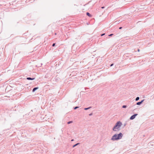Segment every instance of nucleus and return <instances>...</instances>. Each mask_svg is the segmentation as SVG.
Segmentation results:
<instances>
[{"label": "nucleus", "mask_w": 154, "mask_h": 154, "mask_svg": "<svg viewBox=\"0 0 154 154\" xmlns=\"http://www.w3.org/2000/svg\"><path fill=\"white\" fill-rule=\"evenodd\" d=\"M123 136V134L121 133L118 134H115L113 135L111 138V140L113 141L121 139Z\"/></svg>", "instance_id": "f257e3e1"}, {"label": "nucleus", "mask_w": 154, "mask_h": 154, "mask_svg": "<svg viewBox=\"0 0 154 154\" xmlns=\"http://www.w3.org/2000/svg\"><path fill=\"white\" fill-rule=\"evenodd\" d=\"M122 125V123L120 122L119 121L117 122L113 128H112V130L114 131H116V129H117L118 130H120V128Z\"/></svg>", "instance_id": "f03ea898"}, {"label": "nucleus", "mask_w": 154, "mask_h": 154, "mask_svg": "<svg viewBox=\"0 0 154 154\" xmlns=\"http://www.w3.org/2000/svg\"><path fill=\"white\" fill-rule=\"evenodd\" d=\"M138 114H134V115H132L130 117V119L131 120H133L134 119L136 116Z\"/></svg>", "instance_id": "7ed1b4c3"}, {"label": "nucleus", "mask_w": 154, "mask_h": 154, "mask_svg": "<svg viewBox=\"0 0 154 154\" xmlns=\"http://www.w3.org/2000/svg\"><path fill=\"white\" fill-rule=\"evenodd\" d=\"M144 100H142L140 102H137V103H136V104L137 105H140V104H142V103L143 102V101H144Z\"/></svg>", "instance_id": "20e7f679"}, {"label": "nucleus", "mask_w": 154, "mask_h": 154, "mask_svg": "<svg viewBox=\"0 0 154 154\" xmlns=\"http://www.w3.org/2000/svg\"><path fill=\"white\" fill-rule=\"evenodd\" d=\"M27 80H33L35 79V78H31L30 77H27L26 78Z\"/></svg>", "instance_id": "39448f33"}, {"label": "nucleus", "mask_w": 154, "mask_h": 154, "mask_svg": "<svg viewBox=\"0 0 154 154\" xmlns=\"http://www.w3.org/2000/svg\"><path fill=\"white\" fill-rule=\"evenodd\" d=\"M38 89V87H35L33 88L32 89V91L33 92H35L36 90Z\"/></svg>", "instance_id": "423d86ee"}, {"label": "nucleus", "mask_w": 154, "mask_h": 154, "mask_svg": "<svg viewBox=\"0 0 154 154\" xmlns=\"http://www.w3.org/2000/svg\"><path fill=\"white\" fill-rule=\"evenodd\" d=\"M86 14L87 16H88L89 17H91V14L88 12H87L86 13Z\"/></svg>", "instance_id": "0eeeda50"}, {"label": "nucleus", "mask_w": 154, "mask_h": 154, "mask_svg": "<svg viewBox=\"0 0 154 154\" xmlns=\"http://www.w3.org/2000/svg\"><path fill=\"white\" fill-rule=\"evenodd\" d=\"M91 108V106H90L89 107H88V108H84V110H87L90 108Z\"/></svg>", "instance_id": "6e6552de"}, {"label": "nucleus", "mask_w": 154, "mask_h": 154, "mask_svg": "<svg viewBox=\"0 0 154 154\" xmlns=\"http://www.w3.org/2000/svg\"><path fill=\"white\" fill-rule=\"evenodd\" d=\"M79 144V143H76V144H75L73 146V147H75V146H76L78 145V144Z\"/></svg>", "instance_id": "1a4fd4ad"}, {"label": "nucleus", "mask_w": 154, "mask_h": 154, "mask_svg": "<svg viewBox=\"0 0 154 154\" xmlns=\"http://www.w3.org/2000/svg\"><path fill=\"white\" fill-rule=\"evenodd\" d=\"M140 99V98L139 97H137L135 99V100L136 101H138Z\"/></svg>", "instance_id": "9d476101"}, {"label": "nucleus", "mask_w": 154, "mask_h": 154, "mask_svg": "<svg viewBox=\"0 0 154 154\" xmlns=\"http://www.w3.org/2000/svg\"><path fill=\"white\" fill-rule=\"evenodd\" d=\"M127 107V106L126 105H123L122 106V107L124 108H126Z\"/></svg>", "instance_id": "9b49d317"}, {"label": "nucleus", "mask_w": 154, "mask_h": 154, "mask_svg": "<svg viewBox=\"0 0 154 154\" xmlns=\"http://www.w3.org/2000/svg\"><path fill=\"white\" fill-rule=\"evenodd\" d=\"M72 122H73L72 121H69L67 122V124H69L71 123H72Z\"/></svg>", "instance_id": "f8f14e48"}, {"label": "nucleus", "mask_w": 154, "mask_h": 154, "mask_svg": "<svg viewBox=\"0 0 154 154\" xmlns=\"http://www.w3.org/2000/svg\"><path fill=\"white\" fill-rule=\"evenodd\" d=\"M79 108V106H76V107H75L74 108V109H76L77 108Z\"/></svg>", "instance_id": "ddd939ff"}, {"label": "nucleus", "mask_w": 154, "mask_h": 154, "mask_svg": "<svg viewBox=\"0 0 154 154\" xmlns=\"http://www.w3.org/2000/svg\"><path fill=\"white\" fill-rule=\"evenodd\" d=\"M113 35V34H110L109 35V36H112Z\"/></svg>", "instance_id": "4468645a"}, {"label": "nucleus", "mask_w": 154, "mask_h": 154, "mask_svg": "<svg viewBox=\"0 0 154 154\" xmlns=\"http://www.w3.org/2000/svg\"><path fill=\"white\" fill-rule=\"evenodd\" d=\"M55 43H53V44H52V46L53 47H54V46H55Z\"/></svg>", "instance_id": "2eb2a0df"}, {"label": "nucleus", "mask_w": 154, "mask_h": 154, "mask_svg": "<svg viewBox=\"0 0 154 154\" xmlns=\"http://www.w3.org/2000/svg\"><path fill=\"white\" fill-rule=\"evenodd\" d=\"M113 63H112V64H111L110 66L111 67L112 66H113Z\"/></svg>", "instance_id": "dca6fc26"}, {"label": "nucleus", "mask_w": 154, "mask_h": 154, "mask_svg": "<svg viewBox=\"0 0 154 154\" xmlns=\"http://www.w3.org/2000/svg\"><path fill=\"white\" fill-rule=\"evenodd\" d=\"M105 34V33H103V34H101V36H103V35H104Z\"/></svg>", "instance_id": "f3484780"}, {"label": "nucleus", "mask_w": 154, "mask_h": 154, "mask_svg": "<svg viewBox=\"0 0 154 154\" xmlns=\"http://www.w3.org/2000/svg\"><path fill=\"white\" fill-rule=\"evenodd\" d=\"M92 115V113H90V114H89V115L90 116H91V115Z\"/></svg>", "instance_id": "a211bd4d"}, {"label": "nucleus", "mask_w": 154, "mask_h": 154, "mask_svg": "<svg viewBox=\"0 0 154 154\" xmlns=\"http://www.w3.org/2000/svg\"><path fill=\"white\" fill-rule=\"evenodd\" d=\"M122 27H120L119 28V29H122Z\"/></svg>", "instance_id": "6ab92c4d"}, {"label": "nucleus", "mask_w": 154, "mask_h": 154, "mask_svg": "<svg viewBox=\"0 0 154 154\" xmlns=\"http://www.w3.org/2000/svg\"><path fill=\"white\" fill-rule=\"evenodd\" d=\"M101 8H102V9H103V8H104V7H103H103H101Z\"/></svg>", "instance_id": "aec40b11"}, {"label": "nucleus", "mask_w": 154, "mask_h": 154, "mask_svg": "<svg viewBox=\"0 0 154 154\" xmlns=\"http://www.w3.org/2000/svg\"><path fill=\"white\" fill-rule=\"evenodd\" d=\"M74 141V140H73V139H72V140H71V141Z\"/></svg>", "instance_id": "412c9836"}, {"label": "nucleus", "mask_w": 154, "mask_h": 154, "mask_svg": "<svg viewBox=\"0 0 154 154\" xmlns=\"http://www.w3.org/2000/svg\"><path fill=\"white\" fill-rule=\"evenodd\" d=\"M137 51L138 52L139 51H140V50L139 49H138Z\"/></svg>", "instance_id": "4be33fe9"}, {"label": "nucleus", "mask_w": 154, "mask_h": 154, "mask_svg": "<svg viewBox=\"0 0 154 154\" xmlns=\"http://www.w3.org/2000/svg\"><path fill=\"white\" fill-rule=\"evenodd\" d=\"M56 34H56V33H55V35H56Z\"/></svg>", "instance_id": "5701e85b"}]
</instances>
